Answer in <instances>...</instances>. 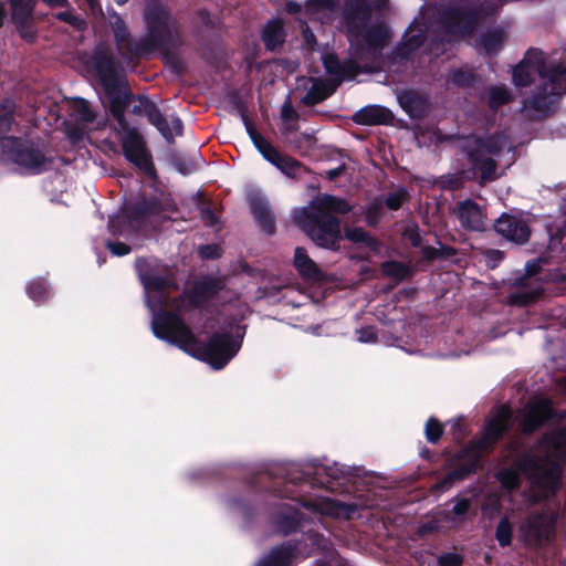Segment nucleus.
<instances>
[{
	"label": "nucleus",
	"mask_w": 566,
	"mask_h": 566,
	"mask_svg": "<svg viewBox=\"0 0 566 566\" xmlns=\"http://www.w3.org/2000/svg\"><path fill=\"white\" fill-rule=\"evenodd\" d=\"M439 566H461L462 558L457 553H446L438 559Z\"/></svg>",
	"instance_id": "obj_39"
},
{
	"label": "nucleus",
	"mask_w": 566,
	"mask_h": 566,
	"mask_svg": "<svg viewBox=\"0 0 566 566\" xmlns=\"http://www.w3.org/2000/svg\"><path fill=\"white\" fill-rule=\"evenodd\" d=\"M471 507V502L469 499H458L452 507V514L454 518L462 520L463 516L468 513Z\"/></svg>",
	"instance_id": "obj_38"
},
{
	"label": "nucleus",
	"mask_w": 566,
	"mask_h": 566,
	"mask_svg": "<svg viewBox=\"0 0 566 566\" xmlns=\"http://www.w3.org/2000/svg\"><path fill=\"white\" fill-rule=\"evenodd\" d=\"M12 19L18 27H23L28 21L32 10V0H11Z\"/></svg>",
	"instance_id": "obj_27"
},
{
	"label": "nucleus",
	"mask_w": 566,
	"mask_h": 566,
	"mask_svg": "<svg viewBox=\"0 0 566 566\" xmlns=\"http://www.w3.org/2000/svg\"><path fill=\"white\" fill-rule=\"evenodd\" d=\"M116 220H117V218H113V217H112V218H109V223H108L109 230H111L112 232H114V233H115V223H116Z\"/></svg>",
	"instance_id": "obj_56"
},
{
	"label": "nucleus",
	"mask_w": 566,
	"mask_h": 566,
	"mask_svg": "<svg viewBox=\"0 0 566 566\" xmlns=\"http://www.w3.org/2000/svg\"><path fill=\"white\" fill-rule=\"evenodd\" d=\"M405 196L406 195L403 191H397L389 195L386 201L387 206L392 210L398 209L401 206L402 201L405 200Z\"/></svg>",
	"instance_id": "obj_43"
},
{
	"label": "nucleus",
	"mask_w": 566,
	"mask_h": 566,
	"mask_svg": "<svg viewBox=\"0 0 566 566\" xmlns=\"http://www.w3.org/2000/svg\"><path fill=\"white\" fill-rule=\"evenodd\" d=\"M358 340L360 343H373L376 340V333L371 327L361 328L359 331Z\"/></svg>",
	"instance_id": "obj_46"
},
{
	"label": "nucleus",
	"mask_w": 566,
	"mask_h": 566,
	"mask_svg": "<svg viewBox=\"0 0 566 566\" xmlns=\"http://www.w3.org/2000/svg\"><path fill=\"white\" fill-rule=\"evenodd\" d=\"M321 59L326 72L335 77L332 82L338 84L350 76L352 71L349 69L352 65H342L333 53H324Z\"/></svg>",
	"instance_id": "obj_25"
},
{
	"label": "nucleus",
	"mask_w": 566,
	"mask_h": 566,
	"mask_svg": "<svg viewBox=\"0 0 566 566\" xmlns=\"http://www.w3.org/2000/svg\"><path fill=\"white\" fill-rule=\"evenodd\" d=\"M205 218L208 220V222L213 226L216 222V218L212 216L210 211H205Z\"/></svg>",
	"instance_id": "obj_53"
},
{
	"label": "nucleus",
	"mask_w": 566,
	"mask_h": 566,
	"mask_svg": "<svg viewBox=\"0 0 566 566\" xmlns=\"http://www.w3.org/2000/svg\"><path fill=\"white\" fill-rule=\"evenodd\" d=\"M503 41V35L501 32L495 31L491 33L484 34L479 43V46L488 53H493L499 50Z\"/></svg>",
	"instance_id": "obj_31"
},
{
	"label": "nucleus",
	"mask_w": 566,
	"mask_h": 566,
	"mask_svg": "<svg viewBox=\"0 0 566 566\" xmlns=\"http://www.w3.org/2000/svg\"><path fill=\"white\" fill-rule=\"evenodd\" d=\"M496 231L507 240L524 243L530 237L527 223L518 217L503 214L495 223Z\"/></svg>",
	"instance_id": "obj_15"
},
{
	"label": "nucleus",
	"mask_w": 566,
	"mask_h": 566,
	"mask_svg": "<svg viewBox=\"0 0 566 566\" xmlns=\"http://www.w3.org/2000/svg\"><path fill=\"white\" fill-rule=\"evenodd\" d=\"M486 264L491 268H495L502 260V252L499 250H489L485 253Z\"/></svg>",
	"instance_id": "obj_45"
},
{
	"label": "nucleus",
	"mask_w": 566,
	"mask_h": 566,
	"mask_svg": "<svg viewBox=\"0 0 566 566\" xmlns=\"http://www.w3.org/2000/svg\"><path fill=\"white\" fill-rule=\"evenodd\" d=\"M300 10H301V6H300V4H297V3L289 2V3L286 4V11H287L289 13H296V12H298Z\"/></svg>",
	"instance_id": "obj_50"
},
{
	"label": "nucleus",
	"mask_w": 566,
	"mask_h": 566,
	"mask_svg": "<svg viewBox=\"0 0 566 566\" xmlns=\"http://www.w3.org/2000/svg\"><path fill=\"white\" fill-rule=\"evenodd\" d=\"M552 415V405L548 399L536 398L531 400L520 413V421L525 432L535 430Z\"/></svg>",
	"instance_id": "obj_13"
},
{
	"label": "nucleus",
	"mask_w": 566,
	"mask_h": 566,
	"mask_svg": "<svg viewBox=\"0 0 566 566\" xmlns=\"http://www.w3.org/2000/svg\"><path fill=\"white\" fill-rule=\"evenodd\" d=\"M10 143L15 145L10 154V158L13 163L33 174L45 169V157L39 150L30 146L17 144L14 140H11Z\"/></svg>",
	"instance_id": "obj_14"
},
{
	"label": "nucleus",
	"mask_w": 566,
	"mask_h": 566,
	"mask_svg": "<svg viewBox=\"0 0 566 566\" xmlns=\"http://www.w3.org/2000/svg\"><path fill=\"white\" fill-rule=\"evenodd\" d=\"M559 386H560L564 390H566V377H565L564 379H562V380H560Z\"/></svg>",
	"instance_id": "obj_59"
},
{
	"label": "nucleus",
	"mask_w": 566,
	"mask_h": 566,
	"mask_svg": "<svg viewBox=\"0 0 566 566\" xmlns=\"http://www.w3.org/2000/svg\"><path fill=\"white\" fill-rule=\"evenodd\" d=\"M282 117L286 122L292 120L295 117V112L289 103H285L282 106Z\"/></svg>",
	"instance_id": "obj_48"
},
{
	"label": "nucleus",
	"mask_w": 566,
	"mask_h": 566,
	"mask_svg": "<svg viewBox=\"0 0 566 566\" xmlns=\"http://www.w3.org/2000/svg\"><path fill=\"white\" fill-rule=\"evenodd\" d=\"M56 18L76 28H82L83 24V20L74 15L71 11L60 12L57 13Z\"/></svg>",
	"instance_id": "obj_41"
},
{
	"label": "nucleus",
	"mask_w": 566,
	"mask_h": 566,
	"mask_svg": "<svg viewBox=\"0 0 566 566\" xmlns=\"http://www.w3.org/2000/svg\"><path fill=\"white\" fill-rule=\"evenodd\" d=\"M4 18H6V11H4L3 7L0 4V27L2 25Z\"/></svg>",
	"instance_id": "obj_57"
},
{
	"label": "nucleus",
	"mask_w": 566,
	"mask_h": 566,
	"mask_svg": "<svg viewBox=\"0 0 566 566\" xmlns=\"http://www.w3.org/2000/svg\"><path fill=\"white\" fill-rule=\"evenodd\" d=\"M349 210L345 200L323 195L313 199L307 207L295 210L293 219L317 245L336 249L340 228L338 220L331 213H346Z\"/></svg>",
	"instance_id": "obj_3"
},
{
	"label": "nucleus",
	"mask_w": 566,
	"mask_h": 566,
	"mask_svg": "<svg viewBox=\"0 0 566 566\" xmlns=\"http://www.w3.org/2000/svg\"><path fill=\"white\" fill-rule=\"evenodd\" d=\"M510 93L504 86H494L490 90V106L497 108L510 101Z\"/></svg>",
	"instance_id": "obj_34"
},
{
	"label": "nucleus",
	"mask_w": 566,
	"mask_h": 566,
	"mask_svg": "<svg viewBox=\"0 0 566 566\" xmlns=\"http://www.w3.org/2000/svg\"><path fill=\"white\" fill-rule=\"evenodd\" d=\"M505 147H507L509 151L511 150V146L504 136H493L485 140L469 137L464 143V148L468 151L473 168L481 172L482 180L484 181L494 180L497 177L495 159Z\"/></svg>",
	"instance_id": "obj_6"
},
{
	"label": "nucleus",
	"mask_w": 566,
	"mask_h": 566,
	"mask_svg": "<svg viewBox=\"0 0 566 566\" xmlns=\"http://www.w3.org/2000/svg\"><path fill=\"white\" fill-rule=\"evenodd\" d=\"M107 248L114 255H117V256L126 255L130 251V248L127 244L122 243V242H109L108 241Z\"/></svg>",
	"instance_id": "obj_42"
},
{
	"label": "nucleus",
	"mask_w": 566,
	"mask_h": 566,
	"mask_svg": "<svg viewBox=\"0 0 566 566\" xmlns=\"http://www.w3.org/2000/svg\"><path fill=\"white\" fill-rule=\"evenodd\" d=\"M146 19L149 27L159 35L164 33H170L175 22L168 14V12L161 7H154L146 13Z\"/></svg>",
	"instance_id": "obj_23"
},
{
	"label": "nucleus",
	"mask_w": 566,
	"mask_h": 566,
	"mask_svg": "<svg viewBox=\"0 0 566 566\" xmlns=\"http://www.w3.org/2000/svg\"><path fill=\"white\" fill-rule=\"evenodd\" d=\"M114 115L118 119V122L123 124V113L120 111H114Z\"/></svg>",
	"instance_id": "obj_58"
},
{
	"label": "nucleus",
	"mask_w": 566,
	"mask_h": 566,
	"mask_svg": "<svg viewBox=\"0 0 566 566\" xmlns=\"http://www.w3.org/2000/svg\"><path fill=\"white\" fill-rule=\"evenodd\" d=\"M249 136L255 146V148L262 154V156L279 168L283 174L287 176H295L301 166L300 164L286 156L281 155L265 138H263L252 126L247 125Z\"/></svg>",
	"instance_id": "obj_8"
},
{
	"label": "nucleus",
	"mask_w": 566,
	"mask_h": 566,
	"mask_svg": "<svg viewBox=\"0 0 566 566\" xmlns=\"http://www.w3.org/2000/svg\"><path fill=\"white\" fill-rule=\"evenodd\" d=\"M306 506L321 514L331 515L338 518H350L361 505L358 503H343L328 497H319Z\"/></svg>",
	"instance_id": "obj_16"
},
{
	"label": "nucleus",
	"mask_w": 566,
	"mask_h": 566,
	"mask_svg": "<svg viewBox=\"0 0 566 566\" xmlns=\"http://www.w3.org/2000/svg\"><path fill=\"white\" fill-rule=\"evenodd\" d=\"M123 153L126 159L147 175L154 174L150 155L143 137L134 129H128L122 137Z\"/></svg>",
	"instance_id": "obj_10"
},
{
	"label": "nucleus",
	"mask_w": 566,
	"mask_h": 566,
	"mask_svg": "<svg viewBox=\"0 0 566 566\" xmlns=\"http://www.w3.org/2000/svg\"><path fill=\"white\" fill-rule=\"evenodd\" d=\"M538 294H539V292H538V291L534 292V293H533V294L527 298V301H530V300H534L535 297H537V295H538Z\"/></svg>",
	"instance_id": "obj_60"
},
{
	"label": "nucleus",
	"mask_w": 566,
	"mask_h": 566,
	"mask_svg": "<svg viewBox=\"0 0 566 566\" xmlns=\"http://www.w3.org/2000/svg\"><path fill=\"white\" fill-rule=\"evenodd\" d=\"M454 212L463 228L476 231L484 228V213L478 203L471 200L461 201Z\"/></svg>",
	"instance_id": "obj_17"
},
{
	"label": "nucleus",
	"mask_w": 566,
	"mask_h": 566,
	"mask_svg": "<svg viewBox=\"0 0 566 566\" xmlns=\"http://www.w3.org/2000/svg\"><path fill=\"white\" fill-rule=\"evenodd\" d=\"M298 523V513H296L295 510L289 507L285 515L280 518L277 527L282 533L287 534L295 530Z\"/></svg>",
	"instance_id": "obj_33"
},
{
	"label": "nucleus",
	"mask_w": 566,
	"mask_h": 566,
	"mask_svg": "<svg viewBox=\"0 0 566 566\" xmlns=\"http://www.w3.org/2000/svg\"><path fill=\"white\" fill-rule=\"evenodd\" d=\"M338 472H340L339 469H336L335 472L331 473V475L336 479L338 476Z\"/></svg>",
	"instance_id": "obj_61"
},
{
	"label": "nucleus",
	"mask_w": 566,
	"mask_h": 566,
	"mask_svg": "<svg viewBox=\"0 0 566 566\" xmlns=\"http://www.w3.org/2000/svg\"><path fill=\"white\" fill-rule=\"evenodd\" d=\"M565 457L566 428L545 437L523 459L514 455L512 464L503 467L496 479L503 489L513 491L520 486L521 475H527L531 489L524 496L535 503L555 492Z\"/></svg>",
	"instance_id": "obj_2"
},
{
	"label": "nucleus",
	"mask_w": 566,
	"mask_h": 566,
	"mask_svg": "<svg viewBox=\"0 0 566 566\" xmlns=\"http://www.w3.org/2000/svg\"><path fill=\"white\" fill-rule=\"evenodd\" d=\"M479 18V12L464 8H452L443 15V28L451 38L469 34Z\"/></svg>",
	"instance_id": "obj_12"
},
{
	"label": "nucleus",
	"mask_w": 566,
	"mask_h": 566,
	"mask_svg": "<svg viewBox=\"0 0 566 566\" xmlns=\"http://www.w3.org/2000/svg\"><path fill=\"white\" fill-rule=\"evenodd\" d=\"M475 469V464H472L470 468L457 469L449 472L439 483H437L436 488L439 491H444L449 489L452 483L457 480L463 479L469 472Z\"/></svg>",
	"instance_id": "obj_30"
},
{
	"label": "nucleus",
	"mask_w": 566,
	"mask_h": 566,
	"mask_svg": "<svg viewBox=\"0 0 566 566\" xmlns=\"http://www.w3.org/2000/svg\"><path fill=\"white\" fill-rule=\"evenodd\" d=\"M356 123L361 125H379L391 119V113L381 106L371 105L359 109L355 115Z\"/></svg>",
	"instance_id": "obj_21"
},
{
	"label": "nucleus",
	"mask_w": 566,
	"mask_h": 566,
	"mask_svg": "<svg viewBox=\"0 0 566 566\" xmlns=\"http://www.w3.org/2000/svg\"><path fill=\"white\" fill-rule=\"evenodd\" d=\"M144 261L137 262L139 277L146 292V302L153 312L151 328L156 337L177 345L189 355L207 361L212 368H223L240 349V342L228 334L214 335L208 345L202 346L190 329L176 315L163 311L170 307L169 300L157 298V293L169 285V280L145 273ZM175 305H171L174 307Z\"/></svg>",
	"instance_id": "obj_1"
},
{
	"label": "nucleus",
	"mask_w": 566,
	"mask_h": 566,
	"mask_svg": "<svg viewBox=\"0 0 566 566\" xmlns=\"http://www.w3.org/2000/svg\"><path fill=\"white\" fill-rule=\"evenodd\" d=\"M50 8H65L69 6L67 0H42Z\"/></svg>",
	"instance_id": "obj_49"
},
{
	"label": "nucleus",
	"mask_w": 566,
	"mask_h": 566,
	"mask_svg": "<svg viewBox=\"0 0 566 566\" xmlns=\"http://www.w3.org/2000/svg\"><path fill=\"white\" fill-rule=\"evenodd\" d=\"M513 537V523L510 521L509 516H503L495 532V538L500 546H507L511 544Z\"/></svg>",
	"instance_id": "obj_29"
},
{
	"label": "nucleus",
	"mask_w": 566,
	"mask_h": 566,
	"mask_svg": "<svg viewBox=\"0 0 566 566\" xmlns=\"http://www.w3.org/2000/svg\"><path fill=\"white\" fill-rule=\"evenodd\" d=\"M198 252L202 259L217 258L219 255V247L214 244L203 245L199 248Z\"/></svg>",
	"instance_id": "obj_44"
},
{
	"label": "nucleus",
	"mask_w": 566,
	"mask_h": 566,
	"mask_svg": "<svg viewBox=\"0 0 566 566\" xmlns=\"http://www.w3.org/2000/svg\"><path fill=\"white\" fill-rule=\"evenodd\" d=\"M294 264L303 277L313 281H319L323 279V272L303 248L295 249Z\"/></svg>",
	"instance_id": "obj_22"
},
{
	"label": "nucleus",
	"mask_w": 566,
	"mask_h": 566,
	"mask_svg": "<svg viewBox=\"0 0 566 566\" xmlns=\"http://www.w3.org/2000/svg\"><path fill=\"white\" fill-rule=\"evenodd\" d=\"M535 73L538 74L543 87L530 102V107L546 114L556 98L566 92V67H547L545 54L539 50L532 49L514 69L513 82L516 86H525Z\"/></svg>",
	"instance_id": "obj_4"
},
{
	"label": "nucleus",
	"mask_w": 566,
	"mask_h": 566,
	"mask_svg": "<svg viewBox=\"0 0 566 566\" xmlns=\"http://www.w3.org/2000/svg\"><path fill=\"white\" fill-rule=\"evenodd\" d=\"M73 112L76 117L84 123H91L94 120L93 112L90 109L87 102L82 98L74 101Z\"/></svg>",
	"instance_id": "obj_35"
},
{
	"label": "nucleus",
	"mask_w": 566,
	"mask_h": 566,
	"mask_svg": "<svg viewBox=\"0 0 566 566\" xmlns=\"http://www.w3.org/2000/svg\"><path fill=\"white\" fill-rule=\"evenodd\" d=\"M426 438L429 442L436 443L441 437L443 429L442 424L433 418H430L426 423Z\"/></svg>",
	"instance_id": "obj_37"
},
{
	"label": "nucleus",
	"mask_w": 566,
	"mask_h": 566,
	"mask_svg": "<svg viewBox=\"0 0 566 566\" xmlns=\"http://www.w3.org/2000/svg\"><path fill=\"white\" fill-rule=\"evenodd\" d=\"M221 287L220 282L211 277H205L195 283L190 293L184 295L181 302L198 305L212 296Z\"/></svg>",
	"instance_id": "obj_19"
},
{
	"label": "nucleus",
	"mask_w": 566,
	"mask_h": 566,
	"mask_svg": "<svg viewBox=\"0 0 566 566\" xmlns=\"http://www.w3.org/2000/svg\"><path fill=\"white\" fill-rule=\"evenodd\" d=\"M340 170H342L340 168H335V169L328 170V171H327V176H328V178H329V179H334V178H336L337 176H339Z\"/></svg>",
	"instance_id": "obj_51"
},
{
	"label": "nucleus",
	"mask_w": 566,
	"mask_h": 566,
	"mask_svg": "<svg viewBox=\"0 0 566 566\" xmlns=\"http://www.w3.org/2000/svg\"><path fill=\"white\" fill-rule=\"evenodd\" d=\"M462 74L461 73H454L453 74V77H452V81L457 84H463L464 82L462 81Z\"/></svg>",
	"instance_id": "obj_55"
},
{
	"label": "nucleus",
	"mask_w": 566,
	"mask_h": 566,
	"mask_svg": "<svg viewBox=\"0 0 566 566\" xmlns=\"http://www.w3.org/2000/svg\"><path fill=\"white\" fill-rule=\"evenodd\" d=\"M555 521L553 511L548 509L532 512L521 521L520 536L527 545H541L549 542L555 534Z\"/></svg>",
	"instance_id": "obj_7"
},
{
	"label": "nucleus",
	"mask_w": 566,
	"mask_h": 566,
	"mask_svg": "<svg viewBox=\"0 0 566 566\" xmlns=\"http://www.w3.org/2000/svg\"><path fill=\"white\" fill-rule=\"evenodd\" d=\"M382 272L396 280H402L409 275V268L396 261L385 262L382 264Z\"/></svg>",
	"instance_id": "obj_32"
},
{
	"label": "nucleus",
	"mask_w": 566,
	"mask_h": 566,
	"mask_svg": "<svg viewBox=\"0 0 566 566\" xmlns=\"http://www.w3.org/2000/svg\"><path fill=\"white\" fill-rule=\"evenodd\" d=\"M345 234H346V238L353 242L368 241V235L361 228L346 229Z\"/></svg>",
	"instance_id": "obj_40"
},
{
	"label": "nucleus",
	"mask_w": 566,
	"mask_h": 566,
	"mask_svg": "<svg viewBox=\"0 0 566 566\" xmlns=\"http://www.w3.org/2000/svg\"><path fill=\"white\" fill-rule=\"evenodd\" d=\"M28 293L32 300L40 302L49 295V290L43 280H34L30 283Z\"/></svg>",
	"instance_id": "obj_36"
},
{
	"label": "nucleus",
	"mask_w": 566,
	"mask_h": 566,
	"mask_svg": "<svg viewBox=\"0 0 566 566\" xmlns=\"http://www.w3.org/2000/svg\"><path fill=\"white\" fill-rule=\"evenodd\" d=\"M262 39L268 49L274 50L283 43L284 31L281 20L275 19L266 23L262 32Z\"/></svg>",
	"instance_id": "obj_26"
},
{
	"label": "nucleus",
	"mask_w": 566,
	"mask_h": 566,
	"mask_svg": "<svg viewBox=\"0 0 566 566\" xmlns=\"http://www.w3.org/2000/svg\"><path fill=\"white\" fill-rule=\"evenodd\" d=\"M117 4H125L128 0H114Z\"/></svg>",
	"instance_id": "obj_62"
},
{
	"label": "nucleus",
	"mask_w": 566,
	"mask_h": 566,
	"mask_svg": "<svg viewBox=\"0 0 566 566\" xmlns=\"http://www.w3.org/2000/svg\"><path fill=\"white\" fill-rule=\"evenodd\" d=\"M336 3L337 0H312L311 7L314 10L333 9Z\"/></svg>",
	"instance_id": "obj_47"
},
{
	"label": "nucleus",
	"mask_w": 566,
	"mask_h": 566,
	"mask_svg": "<svg viewBox=\"0 0 566 566\" xmlns=\"http://www.w3.org/2000/svg\"><path fill=\"white\" fill-rule=\"evenodd\" d=\"M512 411L502 406L486 422L483 436L474 443V453L480 455L486 452L511 426Z\"/></svg>",
	"instance_id": "obj_9"
},
{
	"label": "nucleus",
	"mask_w": 566,
	"mask_h": 566,
	"mask_svg": "<svg viewBox=\"0 0 566 566\" xmlns=\"http://www.w3.org/2000/svg\"><path fill=\"white\" fill-rule=\"evenodd\" d=\"M250 203L256 222L264 231L272 233L274 231V219L268 200L260 195H253L250 197Z\"/></svg>",
	"instance_id": "obj_20"
},
{
	"label": "nucleus",
	"mask_w": 566,
	"mask_h": 566,
	"mask_svg": "<svg viewBox=\"0 0 566 566\" xmlns=\"http://www.w3.org/2000/svg\"><path fill=\"white\" fill-rule=\"evenodd\" d=\"M387 0H347L344 9V20L347 36L356 51L378 48L388 35L384 25H369L370 11L385 7Z\"/></svg>",
	"instance_id": "obj_5"
},
{
	"label": "nucleus",
	"mask_w": 566,
	"mask_h": 566,
	"mask_svg": "<svg viewBox=\"0 0 566 566\" xmlns=\"http://www.w3.org/2000/svg\"><path fill=\"white\" fill-rule=\"evenodd\" d=\"M112 27H113V30L115 33L118 49L120 51L127 50L128 52H134V49L132 48V44L129 41V34L127 32L124 21L119 17L114 15V18L112 20Z\"/></svg>",
	"instance_id": "obj_28"
},
{
	"label": "nucleus",
	"mask_w": 566,
	"mask_h": 566,
	"mask_svg": "<svg viewBox=\"0 0 566 566\" xmlns=\"http://www.w3.org/2000/svg\"><path fill=\"white\" fill-rule=\"evenodd\" d=\"M304 36H305L306 42H307L308 44H311V43H312V41H314V34H313V33H311L307 29L304 31Z\"/></svg>",
	"instance_id": "obj_54"
},
{
	"label": "nucleus",
	"mask_w": 566,
	"mask_h": 566,
	"mask_svg": "<svg viewBox=\"0 0 566 566\" xmlns=\"http://www.w3.org/2000/svg\"><path fill=\"white\" fill-rule=\"evenodd\" d=\"M298 558V549L290 543L273 547L261 557L255 566H293Z\"/></svg>",
	"instance_id": "obj_18"
},
{
	"label": "nucleus",
	"mask_w": 566,
	"mask_h": 566,
	"mask_svg": "<svg viewBox=\"0 0 566 566\" xmlns=\"http://www.w3.org/2000/svg\"><path fill=\"white\" fill-rule=\"evenodd\" d=\"M133 112L146 115L167 140H171L182 133V123L179 118L175 116L170 119L163 117L157 106L149 101H140L138 105L134 106Z\"/></svg>",
	"instance_id": "obj_11"
},
{
	"label": "nucleus",
	"mask_w": 566,
	"mask_h": 566,
	"mask_svg": "<svg viewBox=\"0 0 566 566\" xmlns=\"http://www.w3.org/2000/svg\"><path fill=\"white\" fill-rule=\"evenodd\" d=\"M413 38L415 36H410L409 39L406 40L409 50L413 49L415 46H417L419 44V41L418 40L413 41Z\"/></svg>",
	"instance_id": "obj_52"
},
{
	"label": "nucleus",
	"mask_w": 566,
	"mask_h": 566,
	"mask_svg": "<svg viewBox=\"0 0 566 566\" xmlns=\"http://www.w3.org/2000/svg\"><path fill=\"white\" fill-rule=\"evenodd\" d=\"M336 86L337 83L331 81L324 82L321 80H313L310 91L303 97V102L306 105L317 104L332 95Z\"/></svg>",
	"instance_id": "obj_24"
}]
</instances>
